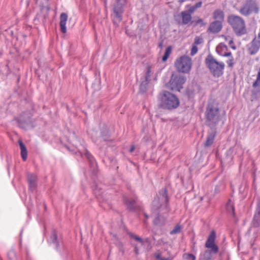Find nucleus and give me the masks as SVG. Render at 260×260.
<instances>
[{
  "instance_id": "obj_1",
  "label": "nucleus",
  "mask_w": 260,
  "mask_h": 260,
  "mask_svg": "<svg viewBox=\"0 0 260 260\" xmlns=\"http://www.w3.org/2000/svg\"><path fill=\"white\" fill-rule=\"evenodd\" d=\"M204 118L205 124L210 127V129L207 132V136L203 146L205 148H208L214 143L217 133L216 126L220 120L219 104L214 100L210 99L208 101Z\"/></svg>"
},
{
  "instance_id": "obj_2",
  "label": "nucleus",
  "mask_w": 260,
  "mask_h": 260,
  "mask_svg": "<svg viewBox=\"0 0 260 260\" xmlns=\"http://www.w3.org/2000/svg\"><path fill=\"white\" fill-rule=\"evenodd\" d=\"M157 100L158 108L165 110H174L180 105V100L176 95L165 90L159 92Z\"/></svg>"
},
{
  "instance_id": "obj_3",
  "label": "nucleus",
  "mask_w": 260,
  "mask_h": 260,
  "mask_svg": "<svg viewBox=\"0 0 260 260\" xmlns=\"http://www.w3.org/2000/svg\"><path fill=\"white\" fill-rule=\"evenodd\" d=\"M205 63L214 77L219 78L223 74L224 63L223 62L218 61L211 54L207 56Z\"/></svg>"
},
{
  "instance_id": "obj_4",
  "label": "nucleus",
  "mask_w": 260,
  "mask_h": 260,
  "mask_svg": "<svg viewBox=\"0 0 260 260\" xmlns=\"http://www.w3.org/2000/svg\"><path fill=\"white\" fill-rule=\"evenodd\" d=\"M227 21L237 36H241L246 34L245 23L242 17L232 14L228 17Z\"/></svg>"
},
{
  "instance_id": "obj_5",
  "label": "nucleus",
  "mask_w": 260,
  "mask_h": 260,
  "mask_svg": "<svg viewBox=\"0 0 260 260\" xmlns=\"http://www.w3.org/2000/svg\"><path fill=\"white\" fill-rule=\"evenodd\" d=\"M186 78L180 74H173L170 81L166 85V87L172 91L180 92L183 88V85L185 83Z\"/></svg>"
},
{
  "instance_id": "obj_6",
  "label": "nucleus",
  "mask_w": 260,
  "mask_h": 260,
  "mask_svg": "<svg viewBox=\"0 0 260 260\" xmlns=\"http://www.w3.org/2000/svg\"><path fill=\"white\" fill-rule=\"evenodd\" d=\"M126 4V0H116L113 5V23L117 26L122 20L124 7Z\"/></svg>"
},
{
  "instance_id": "obj_7",
  "label": "nucleus",
  "mask_w": 260,
  "mask_h": 260,
  "mask_svg": "<svg viewBox=\"0 0 260 260\" xmlns=\"http://www.w3.org/2000/svg\"><path fill=\"white\" fill-rule=\"evenodd\" d=\"M15 119L17 121L18 126L22 129L28 130L35 127L32 115L29 113L23 112Z\"/></svg>"
},
{
  "instance_id": "obj_8",
  "label": "nucleus",
  "mask_w": 260,
  "mask_h": 260,
  "mask_svg": "<svg viewBox=\"0 0 260 260\" xmlns=\"http://www.w3.org/2000/svg\"><path fill=\"white\" fill-rule=\"evenodd\" d=\"M191 58L184 55L176 60L175 66L179 72L188 73L191 69Z\"/></svg>"
},
{
  "instance_id": "obj_9",
  "label": "nucleus",
  "mask_w": 260,
  "mask_h": 260,
  "mask_svg": "<svg viewBox=\"0 0 260 260\" xmlns=\"http://www.w3.org/2000/svg\"><path fill=\"white\" fill-rule=\"evenodd\" d=\"M259 11V7L255 0H246L244 6L239 10V12L244 16H248L252 12L258 14Z\"/></svg>"
},
{
  "instance_id": "obj_10",
  "label": "nucleus",
  "mask_w": 260,
  "mask_h": 260,
  "mask_svg": "<svg viewBox=\"0 0 260 260\" xmlns=\"http://www.w3.org/2000/svg\"><path fill=\"white\" fill-rule=\"evenodd\" d=\"M174 17L176 22L180 25H189L192 19L191 15L186 10L174 15Z\"/></svg>"
},
{
  "instance_id": "obj_11",
  "label": "nucleus",
  "mask_w": 260,
  "mask_h": 260,
  "mask_svg": "<svg viewBox=\"0 0 260 260\" xmlns=\"http://www.w3.org/2000/svg\"><path fill=\"white\" fill-rule=\"evenodd\" d=\"M94 142L98 145L104 146V143L109 146H111V143L113 140L111 139L110 134L109 131L103 129L101 131V136L98 138H92Z\"/></svg>"
},
{
  "instance_id": "obj_12",
  "label": "nucleus",
  "mask_w": 260,
  "mask_h": 260,
  "mask_svg": "<svg viewBox=\"0 0 260 260\" xmlns=\"http://www.w3.org/2000/svg\"><path fill=\"white\" fill-rule=\"evenodd\" d=\"M216 239V233L214 231H212L209 235L205 243V247L210 249L213 254H216L219 251V248L217 245L215 244Z\"/></svg>"
},
{
  "instance_id": "obj_13",
  "label": "nucleus",
  "mask_w": 260,
  "mask_h": 260,
  "mask_svg": "<svg viewBox=\"0 0 260 260\" xmlns=\"http://www.w3.org/2000/svg\"><path fill=\"white\" fill-rule=\"evenodd\" d=\"M247 48L249 55H253L255 54L260 48V40L255 37L250 43L247 45Z\"/></svg>"
},
{
  "instance_id": "obj_14",
  "label": "nucleus",
  "mask_w": 260,
  "mask_h": 260,
  "mask_svg": "<svg viewBox=\"0 0 260 260\" xmlns=\"http://www.w3.org/2000/svg\"><path fill=\"white\" fill-rule=\"evenodd\" d=\"M251 226L255 228L260 227V198H258L257 199L256 209L251 222Z\"/></svg>"
},
{
  "instance_id": "obj_15",
  "label": "nucleus",
  "mask_w": 260,
  "mask_h": 260,
  "mask_svg": "<svg viewBox=\"0 0 260 260\" xmlns=\"http://www.w3.org/2000/svg\"><path fill=\"white\" fill-rule=\"evenodd\" d=\"M227 45L223 43H219L216 48L217 53L222 56L229 57L231 56V52L228 51Z\"/></svg>"
},
{
  "instance_id": "obj_16",
  "label": "nucleus",
  "mask_w": 260,
  "mask_h": 260,
  "mask_svg": "<svg viewBox=\"0 0 260 260\" xmlns=\"http://www.w3.org/2000/svg\"><path fill=\"white\" fill-rule=\"evenodd\" d=\"M222 23L218 21H214L210 24L208 31L213 34H216L222 29Z\"/></svg>"
},
{
  "instance_id": "obj_17",
  "label": "nucleus",
  "mask_w": 260,
  "mask_h": 260,
  "mask_svg": "<svg viewBox=\"0 0 260 260\" xmlns=\"http://www.w3.org/2000/svg\"><path fill=\"white\" fill-rule=\"evenodd\" d=\"M123 201L126 206L127 209L131 211H135L136 209V200L134 199H129L126 197H123Z\"/></svg>"
},
{
  "instance_id": "obj_18",
  "label": "nucleus",
  "mask_w": 260,
  "mask_h": 260,
  "mask_svg": "<svg viewBox=\"0 0 260 260\" xmlns=\"http://www.w3.org/2000/svg\"><path fill=\"white\" fill-rule=\"evenodd\" d=\"M49 243L54 246V248L58 250L59 247V242L57 232L55 230H52L49 239Z\"/></svg>"
},
{
  "instance_id": "obj_19",
  "label": "nucleus",
  "mask_w": 260,
  "mask_h": 260,
  "mask_svg": "<svg viewBox=\"0 0 260 260\" xmlns=\"http://www.w3.org/2000/svg\"><path fill=\"white\" fill-rule=\"evenodd\" d=\"M158 198L161 200V203L168 204L169 201V198L168 197V190L166 187L162 188L159 192L157 196Z\"/></svg>"
},
{
  "instance_id": "obj_20",
  "label": "nucleus",
  "mask_w": 260,
  "mask_h": 260,
  "mask_svg": "<svg viewBox=\"0 0 260 260\" xmlns=\"http://www.w3.org/2000/svg\"><path fill=\"white\" fill-rule=\"evenodd\" d=\"M37 176L32 174L27 175V181L29 184V189L32 192L37 187Z\"/></svg>"
},
{
  "instance_id": "obj_21",
  "label": "nucleus",
  "mask_w": 260,
  "mask_h": 260,
  "mask_svg": "<svg viewBox=\"0 0 260 260\" xmlns=\"http://www.w3.org/2000/svg\"><path fill=\"white\" fill-rule=\"evenodd\" d=\"M67 19L68 15L66 13H62L60 15L59 26L60 31L63 34H66L67 32L66 24Z\"/></svg>"
},
{
  "instance_id": "obj_22",
  "label": "nucleus",
  "mask_w": 260,
  "mask_h": 260,
  "mask_svg": "<svg viewBox=\"0 0 260 260\" xmlns=\"http://www.w3.org/2000/svg\"><path fill=\"white\" fill-rule=\"evenodd\" d=\"M213 18L214 21H218L223 23L224 19V13L219 9H216L213 13Z\"/></svg>"
},
{
  "instance_id": "obj_23",
  "label": "nucleus",
  "mask_w": 260,
  "mask_h": 260,
  "mask_svg": "<svg viewBox=\"0 0 260 260\" xmlns=\"http://www.w3.org/2000/svg\"><path fill=\"white\" fill-rule=\"evenodd\" d=\"M235 148L234 147H230L226 152L224 161L228 164H231L233 162Z\"/></svg>"
},
{
  "instance_id": "obj_24",
  "label": "nucleus",
  "mask_w": 260,
  "mask_h": 260,
  "mask_svg": "<svg viewBox=\"0 0 260 260\" xmlns=\"http://www.w3.org/2000/svg\"><path fill=\"white\" fill-rule=\"evenodd\" d=\"M84 155L88 159L90 167L94 169L96 166V162L93 156L87 149L85 150Z\"/></svg>"
},
{
  "instance_id": "obj_25",
  "label": "nucleus",
  "mask_w": 260,
  "mask_h": 260,
  "mask_svg": "<svg viewBox=\"0 0 260 260\" xmlns=\"http://www.w3.org/2000/svg\"><path fill=\"white\" fill-rule=\"evenodd\" d=\"M19 144L21 149V155L23 160L25 161L27 157V151L24 144L21 141H19Z\"/></svg>"
},
{
  "instance_id": "obj_26",
  "label": "nucleus",
  "mask_w": 260,
  "mask_h": 260,
  "mask_svg": "<svg viewBox=\"0 0 260 260\" xmlns=\"http://www.w3.org/2000/svg\"><path fill=\"white\" fill-rule=\"evenodd\" d=\"M251 101H257L260 98V88L253 87L251 91Z\"/></svg>"
},
{
  "instance_id": "obj_27",
  "label": "nucleus",
  "mask_w": 260,
  "mask_h": 260,
  "mask_svg": "<svg viewBox=\"0 0 260 260\" xmlns=\"http://www.w3.org/2000/svg\"><path fill=\"white\" fill-rule=\"evenodd\" d=\"M212 257V252L209 250H206L203 253L200 254L199 260H211Z\"/></svg>"
},
{
  "instance_id": "obj_28",
  "label": "nucleus",
  "mask_w": 260,
  "mask_h": 260,
  "mask_svg": "<svg viewBox=\"0 0 260 260\" xmlns=\"http://www.w3.org/2000/svg\"><path fill=\"white\" fill-rule=\"evenodd\" d=\"M163 204L164 203H161V200L159 198L157 197L155 198L152 202L153 209L156 211L158 210Z\"/></svg>"
},
{
  "instance_id": "obj_29",
  "label": "nucleus",
  "mask_w": 260,
  "mask_h": 260,
  "mask_svg": "<svg viewBox=\"0 0 260 260\" xmlns=\"http://www.w3.org/2000/svg\"><path fill=\"white\" fill-rule=\"evenodd\" d=\"M185 94L189 99L194 98L195 95V90L192 86L188 87L185 90Z\"/></svg>"
},
{
  "instance_id": "obj_30",
  "label": "nucleus",
  "mask_w": 260,
  "mask_h": 260,
  "mask_svg": "<svg viewBox=\"0 0 260 260\" xmlns=\"http://www.w3.org/2000/svg\"><path fill=\"white\" fill-rule=\"evenodd\" d=\"M149 83V81L147 80H144L142 82L139 88V92L140 93H143L146 92Z\"/></svg>"
},
{
  "instance_id": "obj_31",
  "label": "nucleus",
  "mask_w": 260,
  "mask_h": 260,
  "mask_svg": "<svg viewBox=\"0 0 260 260\" xmlns=\"http://www.w3.org/2000/svg\"><path fill=\"white\" fill-rule=\"evenodd\" d=\"M153 224L155 225H159L164 224V220L163 217L159 213L157 214V217L153 220Z\"/></svg>"
},
{
  "instance_id": "obj_32",
  "label": "nucleus",
  "mask_w": 260,
  "mask_h": 260,
  "mask_svg": "<svg viewBox=\"0 0 260 260\" xmlns=\"http://www.w3.org/2000/svg\"><path fill=\"white\" fill-rule=\"evenodd\" d=\"M172 50V48L171 46H168L166 48L165 54L162 57V61L163 62H165L168 59V58L171 53Z\"/></svg>"
},
{
  "instance_id": "obj_33",
  "label": "nucleus",
  "mask_w": 260,
  "mask_h": 260,
  "mask_svg": "<svg viewBox=\"0 0 260 260\" xmlns=\"http://www.w3.org/2000/svg\"><path fill=\"white\" fill-rule=\"evenodd\" d=\"M226 209L227 211L230 213H232L233 215H235V208L233 204L231 203L230 200L226 205Z\"/></svg>"
},
{
  "instance_id": "obj_34",
  "label": "nucleus",
  "mask_w": 260,
  "mask_h": 260,
  "mask_svg": "<svg viewBox=\"0 0 260 260\" xmlns=\"http://www.w3.org/2000/svg\"><path fill=\"white\" fill-rule=\"evenodd\" d=\"M127 234L129 235L130 238L135 239L136 241H139V242L142 243V244H143L144 243L143 240L141 238L136 235L135 234H133V233L128 232Z\"/></svg>"
},
{
  "instance_id": "obj_35",
  "label": "nucleus",
  "mask_w": 260,
  "mask_h": 260,
  "mask_svg": "<svg viewBox=\"0 0 260 260\" xmlns=\"http://www.w3.org/2000/svg\"><path fill=\"white\" fill-rule=\"evenodd\" d=\"M16 254L13 249H10L8 253V257L10 260H14L16 258Z\"/></svg>"
},
{
  "instance_id": "obj_36",
  "label": "nucleus",
  "mask_w": 260,
  "mask_h": 260,
  "mask_svg": "<svg viewBox=\"0 0 260 260\" xmlns=\"http://www.w3.org/2000/svg\"><path fill=\"white\" fill-rule=\"evenodd\" d=\"M181 232V226L179 224H177L173 230H172L170 234L171 235H175L179 234Z\"/></svg>"
},
{
  "instance_id": "obj_37",
  "label": "nucleus",
  "mask_w": 260,
  "mask_h": 260,
  "mask_svg": "<svg viewBox=\"0 0 260 260\" xmlns=\"http://www.w3.org/2000/svg\"><path fill=\"white\" fill-rule=\"evenodd\" d=\"M230 58L226 60V62L228 64V66L229 68H232L235 62L234 61V58L233 56L231 55V56H229Z\"/></svg>"
},
{
  "instance_id": "obj_38",
  "label": "nucleus",
  "mask_w": 260,
  "mask_h": 260,
  "mask_svg": "<svg viewBox=\"0 0 260 260\" xmlns=\"http://www.w3.org/2000/svg\"><path fill=\"white\" fill-rule=\"evenodd\" d=\"M151 72V67L148 66L147 68V71L145 76V80L148 81H150V73Z\"/></svg>"
},
{
  "instance_id": "obj_39",
  "label": "nucleus",
  "mask_w": 260,
  "mask_h": 260,
  "mask_svg": "<svg viewBox=\"0 0 260 260\" xmlns=\"http://www.w3.org/2000/svg\"><path fill=\"white\" fill-rule=\"evenodd\" d=\"M94 193L95 194V196L96 197L99 199H101V196L103 193V191H100V189L99 188L96 187L94 189Z\"/></svg>"
},
{
  "instance_id": "obj_40",
  "label": "nucleus",
  "mask_w": 260,
  "mask_h": 260,
  "mask_svg": "<svg viewBox=\"0 0 260 260\" xmlns=\"http://www.w3.org/2000/svg\"><path fill=\"white\" fill-rule=\"evenodd\" d=\"M183 257L186 260H196V256L191 253H184Z\"/></svg>"
},
{
  "instance_id": "obj_41",
  "label": "nucleus",
  "mask_w": 260,
  "mask_h": 260,
  "mask_svg": "<svg viewBox=\"0 0 260 260\" xmlns=\"http://www.w3.org/2000/svg\"><path fill=\"white\" fill-rule=\"evenodd\" d=\"M203 42V39L201 37H196L194 39L193 45L197 46L200 45Z\"/></svg>"
},
{
  "instance_id": "obj_42",
  "label": "nucleus",
  "mask_w": 260,
  "mask_h": 260,
  "mask_svg": "<svg viewBox=\"0 0 260 260\" xmlns=\"http://www.w3.org/2000/svg\"><path fill=\"white\" fill-rule=\"evenodd\" d=\"M198 48L197 46L194 45H193L191 50L190 55L192 56L194 55V54H196L197 53V52H198Z\"/></svg>"
},
{
  "instance_id": "obj_43",
  "label": "nucleus",
  "mask_w": 260,
  "mask_h": 260,
  "mask_svg": "<svg viewBox=\"0 0 260 260\" xmlns=\"http://www.w3.org/2000/svg\"><path fill=\"white\" fill-rule=\"evenodd\" d=\"M117 246L119 249V251L121 252L122 254L124 252V249L123 248V245L122 242H119L117 244Z\"/></svg>"
},
{
  "instance_id": "obj_44",
  "label": "nucleus",
  "mask_w": 260,
  "mask_h": 260,
  "mask_svg": "<svg viewBox=\"0 0 260 260\" xmlns=\"http://www.w3.org/2000/svg\"><path fill=\"white\" fill-rule=\"evenodd\" d=\"M252 87L255 88H260V80L256 78V80L253 83Z\"/></svg>"
},
{
  "instance_id": "obj_45",
  "label": "nucleus",
  "mask_w": 260,
  "mask_h": 260,
  "mask_svg": "<svg viewBox=\"0 0 260 260\" xmlns=\"http://www.w3.org/2000/svg\"><path fill=\"white\" fill-rule=\"evenodd\" d=\"M202 6V2L201 1L197 3L194 5L192 6L194 9L196 10L197 9L200 8Z\"/></svg>"
},
{
  "instance_id": "obj_46",
  "label": "nucleus",
  "mask_w": 260,
  "mask_h": 260,
  "mask_svg": "<svg viewBox=\"0 0 260 260\" xmlns=\"http://www.w3.org/2000/svg\"><path fill=\"white\" fill-rule=\"evenodd\" d=\"M197 22L198 23V24H200L201 26H205L206 25V23H205L203 20L201 18H199L197 20Z\"/></svg>"
},
{
  "instance_id": "obj_47",
  "label": "nucleus",
  "mask_w": 260,
  "mask_h": 260,
  "mask_svg": "<svg viewBox=\"0 0 260 260\" xmlns=\"http://www.w3.org/2000/svg\"><path fill=\"white\" fill-rule=\"evenodd\" d=\"M186 11L191 15L196 11V10L193 6H191Z\"/></svg>"
},
{
  "instance_id": "obj_48",
  "label": "nucleus",
  "mask_w": 260,
  "mask_h": 260,
  "mask_svg": "<svg viewBox=\"0 0 260 260\" xmlns=\"http://www.w3.org/2000/svg\"><path fill=\"white\" fill-rule=\"evenodd\" d=\"M192 25L193 26H196L198 25V23L197 22V20H192L189 23V25Z\"/></svg>"
},
{
  "instance_id": "obj_49",
  "label": "nucleus",
  "mask_w": 260,
  "mask_h": 260,
  "mask_svg": "<svg viewBox=\"0 0 260 260\" xmlns=\"http://www.w3.org/2000/svg\"><path fill=\"white\" fill-rule=\"evenodd\" d=\"M164 46V40H161L159 44H158V47H159L160 49H162Z\"/></svg>"
},
{
  "instance_id": "obj_50",
  "label": "nucleus",
  "mask_w": 260,
  "mask_h": 260,
  "mask_svg": "<svg viewBox=\"0 0 260 260\" xmlns=\"http://www.w3.org/2000/svg\"><path fill=\"white\" fill-rule=\"evenodd\" d=\"M134 251H135V253L136 254H139V249H138V247L137 246H135Z\"/></svg>"
},
{
  "instance_id": "obj_51",
  "label": "nucleus",
  "mask_w": 260,
  "mask_h": 260,
  "mask_svg": "<svg viewBox=\"0 0 260 260\" xmlns=\"http://www.w3.org/2000/svg\"><path fill=\"white\" fill-rule=\"evenodd\" d=\"M135 146L134 145L132 146L129 149V152H133L134 150H135Z\"/></svg>"
},
{
  "instance_id": "obj_52",
  "label": "nucleus",
  "mask_w": 260,
  "mask_h": 260,
  "mask_svg": "<svg viewBox=\"0 0 260 260\" xmlns=\"http://www.w3.org/2000/svg\"><path fill=\"white\" fill-rule=\"evenodd\" d=\"M155 257H156V259H161L162 260V259L161 258V255L159 254H156L155 255Z\"/></svg>"
},
{
  "instance_id": "obj_53",
  "label": "nucleus",
  "mask_w": 260,
  "mask_h": 260,
  "mask_svg": "<svg viewBox=\"0 0 260 260\" xmlns=\"http://www.w3.org/2000/svg\"><path fill=\"white\" fill-rule=\"evenodd\" d=\"M256 78H257L258 80H260V71L258 72Z\"/></svg>"
},
{
  "instance_id": "obj_54",
  "label": "nucleus",
  "mask_w": 260,
  "mask_h": 260,
  "mask_svg": "<svg viewBox=\"0 0 260 260\" xmlns=\"http://www.w3.org/2000/svg\"><path fill=\"white\" fill-rule=\"evenodd\" d=\"M229 44L232 45V44H234V41L233 40H231L230 41H229Z\"/></svg>"
},
{
  "instance_id": "obj_55",
  "label": "nucleus",
  "mask_w": 260,
  "mask_h": 260,
  "mask_svg": "<svg viewBox=\"0 0 260 260\" xmlns=\"http://www.w3.org/2000/svg\"><path fill=\"white\" fill-rule=\"evenodd\" d=\"M231 47L234 50H235L236 49V46L235 45H232Z\"/></svg>"
},
{
  "instance_id": "obj_56",
  "label": "nucleus",
  "mask_w": 260,
  "mask_h": 260,
  "mask_svg": "<svg viewBox=\"0 0 260 260\" xmlns=\"http://www.w3.org/2000/svg\"><path fill=\"white\" fill-rule=\"evenodd\" d=\"M215 191L216 193H217V192H218L219 191V189H218V188H217V186H216L215 189Z\"/></svg>"
},
{
  "instance_id": "obj_57",
  "label": "nucleus",
  "mask_w": 260,
  "mask_h": 260,
  "mask_svg": "<svg viewBox=\"0 0 260 260\" xmlns=\"http://www.w3.org/2000/svg\"><path fill=\"white\" fill-rule=\"evenodd\" d=\"M144 216L146 218V219H148L149 218V216L146 214V213H144Z\"/></svg>"
},
{
  "instance_id": "obj_58",
  "label": "nucleus",
  "mask_w": 260,
  "mask_h": 260,
  "mask_svg": "<svg viewBox=\"0 0 260 260\" xmlns=\"http://www.w3.org/2000/svg\"><path fill=\"white\" fill-rule=\"evenodd\" d=\"M22 232H23V229L21 230V231L20 232V240L21 239Z\"/></svg>"
},
{
  "instance_id": "obj_59",
  "label": "nucleus",
  "mask_w": 260,
  "mask_h": 260,
  "mask_svg": "<svg viewBox=\"0 0 260 260\" xmlns=\"http://www.w3.org/2000/svg\"><path fill=\"white\" fill-rule=\"evenodd\" d=\"M184 1V0H179L180 3H182Z\"/></svg>"
}]
</instances>
